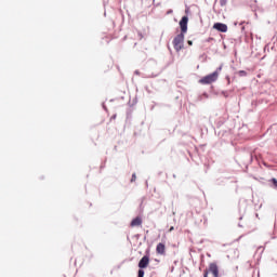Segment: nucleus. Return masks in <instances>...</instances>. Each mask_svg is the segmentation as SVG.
<instances>
[{
  "label": "nucleus",
  "mask_w": 277,
  "mask_h": 277,
  "mask_svg": "<svg viewBox=\"0 0 277 277\" xmlns=\"http://www.w3.org/2000/svg\"><path fill=\"white\" fill-rule=\"evenodd\" d=\"M137 179V175H135V173L132 174V179H131V183H135Z\"/></svg>",
  "instance_id": "obj_11"
},
{
  "label": "nucleus",
  "mask_w": 277,
  "mask_h": 277,
  "mask_svg": "<svg viewBox=\"0 0 277 277\" xmlns=\"http://www.w3.org/2000/svg\"><path fill=\"white\" fill-rule=\"evenodd\" d=\"M172 230H174V226H171V227L169 228V233H172Z\"/></svg>",
  "instance_id": "obj_14"
},
{
  "label": "nucleus",
  "mask_w": 277,
  "mask_h": 277,
  "mask_svg": "<svg viewBox=\"0 0 277 277\" xmlns=\"http://www.w3.org/2000/svg\"><path fill=\"white\" fill-rule=\"evenodd\" d=\"M157 254H161L162 256L166 255V245L162 242H159L156 247Z\"/></svg>",
  "instance_id": "obj_7"
},
{
  "label": "nucleus",
  "mask_w": 277,
  "mask_h": 277,
  "mask_svg": "<svg viewBox=\"0 0 277 277\" xmlns=\"http://www.w3.org/2000/svg\"><path fill=\"white\" fill-rule=\"evenodd\" d=\"M271 183H273L274 187H276V189H277V180H276V177H273L271 180Z\"/></svg>",
  "instance_id": "obj_10"
},
{
  "label": "nucleus",
  "mask_w": 277,
  "mask_h": 277,
  "mask_svg": "<svg viewBox=\"0 0 277 277\" xmlns=\"http://www.w3.org/2000/svg\"><path fill=\"white\" fill-rule=\"evenodd\" d=\"M213 29H216V31H221L222 34H226V31H228V26L226 24L215 23L213 25Z\"/></svg>",
  "instance_id": "obj_6"
},
{
  "label": "nucleus",
  "mask_w": 277,
  "mask_h": 277,
  "mask_svg": "<svg viewBox=\"0 0 277 277\" xmlns=\"http://www.w3.org/2000/svg\"><path fill=\"white\" fill-rule=\"evenodd\" d=\"M238 75L240 77H246L248 75V72H246V70H240V71H238Z\"/></svg>",
  "instance_id": "obj_9"
},
{
  "label": "nucleus",
  "mask_w": 277,
  "mask_h": 277,
  "mask_svg": "<svg viewBox=\"0 0 277 277\" xmlns=\"http://www.w3.org/2000/svg\"><path fill=\"white\" fill-rule=\"evenodd\" d=\"M130 226L132 228H135V226H142V216H136L135 219H133L130 223Z\"/></svg>",
  "instance_id": "obj_8"
},
{
  "label": "nucleus",
  "mask_w": 277,
  "mask_h": 277,
  "mask_svg": "<svg viewBox=\"0 0 277 277\" xmlns=\"http://www.w3.org/2000/svg\"><path fill=\"white\" fill-rule=\"evenodd\" d=\"M187 44H188L189 47H192V44H194V42H193L192 40H188V41H187Z\"/></svg>",
  "instance_id": "obj_13"
},
{
  "label": "nucleus",
  "mask_w": 277,
  "mask_h": 277,
  "mask_svg": "<svg viewBox=\"0 0 277 277\" xmlns=\"http://www.w3.org/2000/svg\"><path fill=\"white\" fill-rule=\"evenodd\" d=\"M187 23H189V17L183 16L180 21L181 34H187Z\"/></svg>",
  "instance_id": "obj_4"
},
{
  "label": "nucleus",
  "mask_w": 277,
  "mask_h": 277,
  "mask_svg": "<svg viewBox=\"0 0 277 277\" xmlns=\"http://www.w3.org/2000/svg\"><path fill=\"white\" fill-rule=\"evenodd\" d=\"M219 70H222V67H220Z\"/></svg>",
  "instance_id": "obj_15"
},
{
  "label": "nucleus",
  "mask_w": 277,
  "mask_h": 277,
  "mask_svg": "<svg viewBox=\"0 0 277 277\" xmlns=\"http://www.w3.org/2000/svg\"><path fill=\"white\" fill-rule=\"evenodd\" d=\"M149 263H150V258H148V255L143 256L138 262L140 269H146Z\"/></svg>",
  "instance_id": "obj_5"
},
{
  "label": "nucleus",
  "mask_w": 277,
  "mask_h": 277,
  "mask_svg": "<svg viewBox=\"0 0 277 277\" xmlns=\"http://www.w3.org/2000/svg\"><path fill=\"white\" fill-rule=\"evenodd\" d=\"M219 78H220V71L216 70L212 74H209V75L202 77L199 80V83L201 85H211V83H215V81H217Z\"/></svg>",
  "instance_id": "obj_1"
},
{
  "label": "nucleus",
  "mask_w": 277,
  "mask_h": 277,
  "mask_svg": "<svg viewBox=\"0 0 277 277\" xmlns=\"http://www.w3.org/2000/svg\"><path fill=\"white\" fill-rule=\"evenodd\" d=\"M137 277H144V269H138V276Z\"/></svg>",
  "instance_id": "obj_12"
},
{
  "label": "nucleus",
  "mask_w": 277,
  "mask_h": 277,
  "mask_svg": "<svg viewBox=\"0 0 277 277\" xmlns=\"http://www.w3.org/2000/svg\"><path fill=\"white\" fill-rule=\"evenodd\" d=\"M185 47V34L181 32L173 39V48L179 53Z\"/></svg>",
  "instance_id": "obj_2"
},
{
  "label": "nucleus",
  "mask_w": 277,
  "mask_h": 277,
  "mask_svg": "<svg viewBox=\"0 0 277 277\" xmlns=\"http://www.w3.org/2000/svg\"><path fill=\"white\" fill-rule=\"evenodd\" d=\"M209 273L214 277H220V268L217 267V264L211 263L209 269L203 271V277H209Z\"/></svg>",
  "instance_id": "obj_3"
}]
</instances>
